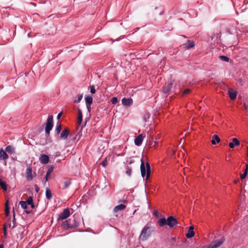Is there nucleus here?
<instances>
[{"label":"nucleus","mask_w":248,"mask_h":248,"mask_svg":"<svg viewBox=\"0 0 248 248\" xmlns=\"http://www.w3.org/2000/svg\"><path fill=\"white\" fill-rule=\"evenodd\" d=\"M157 223L161 227L168 225L170 228H173L178 224V222L176 218L171 216L169 217L167 219L165 217L161 218Z\"/></svg>","instance_id":"nucleus-1"},{"label":"nucleus","mask_w":248,"mask_h":248,"mask_svg":"<svg viewBox=\"0 0 248 248\" xmlns=\"http://www.w3.org/2000/svg\"><path fill=\"white\" fill-rule=\"evenodd\" d=\"M140 172L141 176L143 178L146 176V180L149 179L151 172L150 164L149 162H147L145 165L142 158L141 159Z\"/></svg>","instance_id":"nucleus-2"},{"label":"nucleus","mask_w":248,"mask_h":248,"mask_svg":"<svg viewBox=\"0 0 248 248\" xmlns=\"http://www.w3.org/2000/svg\"><path fill=\"white\" fill-rule=\"evenodd\" d=\"M152 229L151 226H145L144 227L141 232L140 239L142 241L146 240L151 235Z\"/></svg>","instance_id":"nucleus-3"},{"label":"nucleus","mask_w":248,"mask_h":248,"mask_svg":"<svg viewBox=\"0 0 248 248\" xmlns=\"http://www.w3.org/2000/svg\"><path fill=\"white\" fill-rule=\"evenodd\" d=\"M53 126V116L49 115L47 119L46 127H45V136L48 138L49 136L50 131L51 130Z\"/></svg>","instance_id":"nucleus-4"},{"label":"nucleus","mask_w":248,"mask_h":248,"mask_svg":"<svg viewBox=\"0 0 248 248\" xmlns=\"http://www.w3.org/2000/svg\"><path fill=\"white\" fill-rule=\"evenodd\" d=\"M172 83L171 82H168L165 83V84L162 87V92L167 94V95L169 94L171 89L172 87Z\"/></svg>","instance_id":"nucleus-5"},{"label":"nucleus","mask_w":248,"mask_h":248,"mask_svg":"<svg viewBox=\"0 0 248 248\" xmlns=\"http://www.w3.org/2000/svg\"><path fill=\"white\" fill-rule=\"evenodd\" d=\"M70 210L68 208L64 209L62 213L59 215L58 220L64 219L70 216Z\"/></svg>","instance_id":"nucleus-6"},{"label":"nucleus","mask_w":248,"mask_h":248,"mask_svg":"<svg viewBox=\"0 0 248 248\" xmlns=\"http://www.w3.org/2000/svg\"><path fill=\"white\" fill-rule=\"evenodd\" d=\"M225 240V238L222 237L219 240L212 241L211 244L213 246V248H217L223 244Z\"/></svg>","instance_id":"nucleus-7"},{"label":"nucleus","mask_w":248,"mask_h":248,"mask_svg":"<svg viewBox=\"0 0 248 248\" xmlns=\"http://www.w3.org/2000/svg\"><path fill=\"white\" fill-rule=\"evenodd\" d=\"M145 137V134H141L139 135L135 139L134 142L135 145L138 146H140L142 144L143 140Z\"/></svg>","instance_id":"nucleus-8"},{"label":"nucleus","mask_w":248,"mask_h":248,"mask_svg":"<svg viewBox=\"0 0 248 248\" xmlns=\"http://www.w3.org/2000/svg\"><path fill=\"white\" fill-rule=\"evenodd\" d=\"M69 222H70L71 229L76 228L79 226V221H78L74 216L72 217L69 218Z\"/></svg>","instance_id":"nucleus-9"},{"label":"nucleus","mask_w":248,"mask_h":248,"mask_svg":"<svg viewBox=\"0 0 248 248\" xmlns=\"http://www.w3.org/2000/svg\"><path fill=\"white\" fill-rule=\"evenodd\" d=\"M122 104L126 107H130L133 104V100L132 98H123L122 100Z\"/></svg>","instance_id":"nucleus-10"},{"label":"nucleus","mask_w":248,"mask_h":248,"mask_svg":"<svg viewBox=\"0 0 248 248\" xmlns=\"http://www.w3.org/2000/svg\"><path fill=\"white\" fill-rule=\"evenodd\" d=\"M195 46V43L193 41L187 40L186 43L183 45V47L185 49H189Z\"/></svg>","instance_id":"nucleus-11"},{"label":"nucleus","mask_w":248,"mask_h":248,"mask_svg":"<svg viewBox=\"0 0 248 248\" xmlns=\"http://www.w3.org/2000/svg\"><path fill=\"white\" fill-rule=\"evenodd\" d=\"M26 178L28 181H31L33 179L32 176V169L31 167H28L26 169Z\"/></svg>","instance_id":"nucleus-12"},{"label":"nucleus","mask_w":248,"mask_h":248,"mask_svg":"<svg viewBox=\"0 0 248 248\" xmlns=\"http://www.w3.org/2000/svg\"><path fill=\"white\" fill-rule=\"evenodd\" d=\"M194 227L193 226H190L189 228L188 232L186 234L187 238H190L194 236L195 232L194 231Z\"/></svg>","instance_id":"nucleus-13"},{"label":"nucleus","mask_w":248,"mask_h":248,"mask_svg":"<svg viewBox=\"0 0 248 248\" xmlns=\"http://www.w3.org/2000/svg\"><path fill=\"white\" fill-rule=\"evenodd\" d=\"M69 134V130L68 128H65L63 130L61 134V138L62 139H66Z\"/></svg>","instance_id":"nucleus-14"},{"label":"nucleus","mask_w":248,"mask_h":248,"mask_svg":"<svg viewBox=\"0 0 248 248\" xmlns=\"http://www.w3.org/2000/svg\"><path fill=\"white\" fill-rule=\"evenodd\" d=\"M228 94L231 100H234L237 96V93L236 91H233L232 89H229L228 91Z\"/></svg>","instance_id":"nucleus-15"},{"label":"nucleus","mask_w":248,"mask_h":248,"mask_svg":"<svg viewBox=\"0 0 248 248\" xmlns=\"http://www.w3.org/2000/svg\"><path fill=\"white\" fill-rule=\"evenodd\" d=\"M40 162L44 164H47L49 161V157L46 155H42L40 158Z\"/></svg>","instance_id":"nucleus-16"},{"label":"nucleus","mask_w":248,"mask_h":248,"mask_svg":"<svg viewBox=\"0 0 248 248\" xmlns=\"http://www.w3.org/2000/svg\"><path fill=\"white\" fill-rule=\"evenodd\" d=\"M19 204H20L21 207L24 209V212L27 214H29L31 213L30 211H29L27 209V203L26 202V201H20L19 202Z\"/></svg>","instance_id":"nucleus-17"},{"label":"nucleus","mask_w":248,"mask_h":248,"mask_svg":"<svg viewBox=\"0 0 248 248\" xmlns=\"http://www.w3.org/2000/svg\"><path fill=\"white\" fill-rule=\"evenodd\" d=\"M220 139L218 135L215 134L213 136L211 140V143L213 145H215L217 143L220 142Z\"/></svg>","instance_id":"nucleus-18"},{"label":"nucleus","mask_w":248,"mask_h":248,"mask_svg":"<svg viewBox=\"0 0 248 248\" xmlns=\"http://www.w3.org/2000/svg\"><path fill=\"white\" fill-rule=\"evenodd\" d=\"M62 228L65 230H68L70 229H71V227H70V222H69V219L68 220L64 221L62 223Z\"/></svg>","instance_id":"nucleus-19"},{"label":"nucleus","mask_w":248,"mask_h":248,"mask_svg":"<svg viewBox=\"0 0 248 248\" xmlns=\"http://www.w3.org/2000/svg\"><path fill=\"white\" fill-rule=\"evenodd\" d=\"M125 207L126 206L124 204H119L114 207V208L113 209V212L116 213L118 211L123 210L125 208Z\"/></svg>","instance_id":"nucleus-20"},{"label":"nucleus","mask_w":248,"mask_h":248,"mask_svg":"<svg viewBox=\"0 0 248 248\" xmlns=\"http://www.w3.org/2000/svg\"><path fill=\"white\" fill-rule=\"evenodd\" d=\"M9 156L5 151L2 149L0 150V159H6Z\"/></svg>","instance_id":"nucleus-21"},{"label":"nucleus","mask_w":248,"mask_h":248,"mask_svg":"<svg viewBox=\"0 0 248 248\" xmlns=\"http://www.w3.org/2000/svg\"><path fill=\"white\" fill-rule=\"evenodd\" d=\"M82 121V113L81 109H78V123L80 125Z\"/></svg>","instance_id":"nucleus-22"},{"label":"nucleus","mask_w":248,"mask_h":248,"mask_svg":"<svg viewBox=\"0 0 248 248\" xmlns=\"http://www.w3.org/2000/svg\"><path fill=\"white\" fill-rule=\"evenodd\" d=\"M26 202L27 204L30 205L31 206V208L33 209L35 208V205L33 202V199L31 196H30L27 200L26 201Z\"/></svg>","instance_id":"nucleus-23"},{"label":"nucleus","mask_w":248,"mask_h":248,"mask_svg":"<svg viewBox=\"0 0 248 248\" xmlns=\"http://www.w3.org/2000/svg\"><path fill=\"white\" fill-rule=\"evenodd\" d=\"M85 101L87 106H90L93 103V97L90 95L85 97Z\"/></svg>","instance_id":"nucleus-24"},{"label":"nucleus","mask_w":248,"mask_h":248,"mask_svg":"<svg viewBox=\"0 0 248 248\" xmlns=\"http://www.w3.org/2000/svg\"><path fill=\"white\" fill-rule=\"evenodd\" d=\"M0 186L4 191L7 190V184L5 182L0 179Z\"/></svg>","instance_id":"nucleus-25"},{"label":"nucleus","mask_w":248,"mask_h":248,"mask_svg":"<svg viewBox=\"0 0 248 248\" xmlns=\"http://www.w3.org/2000/svg\"><path fill=\"white\" fill-rule=\"evenodd\" d=\"M5 151L10 154H13L15 153V148L11 145H8L6 147Z\"/></svg>","instance_id":"nucleus-26"},{"label":"nucleus","mask_w":248,"mask_h":248,"mask_svg":"<svg viewBox=\"0 0 248 248\" xmlns=\"http://www.w3.org/2000/svg\"><path fill=\"white\" fill-rule=\"evenodd\" d=\"M46 198L50 200L52 198V195L51 190L49 188H47L46 191Z\"/></svg>","instance_id":"nucleus-27"},{"label":"nucleus","mask_w":248,"mask_h":248,"mask_svg":"<svg viewBox=\"0 0 248 248\" xmlns=\"http://www.w3.org/2000/svg\"><path fill=\"white\" fill-rule=\"evenodd\" d=\"M10 214V208L8 206V200H7L5 204V214L6 217H8Z\"/></svg>","instance_id":"nucleus-28"},{"label":"nucleus","mask_w":248,"mask_h":248,"mask_svg":"<svg viewBox=\"0 0 248 248\" xmlns=\"http://www.w3.org/2000/svg\"><path fill=\"white\" fill-rule=\"evenodd\" d=\"M71 184V179H68L63 182L62 187V189H65L68 187Z\"/></svg>","instance_id":"nucleus-29"},{"label":"nucleus","mask_w":248,"mask_h":248,"mask_svg":"<svg viewBox=\"0 0 248 248\" xmlns=\"http://www.w3.org/2000/svg\"><path fill=\"white\" fill-rule=\"evenodd\" d=\"M219 59L222 61L225 62H229L230 61V58L224 55L219 56Z\"/></svg>","instance_id":"nucleus-30"},{"label":"nucleus","mask_w":248,"mask_h":248,"mask_svg":"<svg viewBox=\"0 0 248 248\" xmlns=\"http://www.w3.org/2000/svg\"><path fill=\"white\" fill-rule=\"evenodd\" d=\"M62 130V125L61 124H57L56 127V134H58L60 133Z\"/></svg>","instance_id":"nucleus-31"},{"label":"nucleus","mask_w":248,"mask_h":248,"mask_svg":"<svg viewBox=\"0 0 248 248\" xmlns=\"http://www.w3.org/2000/svg\"><path fill=\"white\" fill-rule=\"evenodd\" d=\"M132 173V169L130 167L128 166H126V174L128 176H130L131 175Z\"/></svg>","instance_id":"nucleus-32"},{"label":"nucleus","mask_w":248,"mask_h":248,"mask_svg":"<svg viewBox=\"0 0 248 248\" xmlns=\"http://www.w3.org/2000/svg\"><path fill=\"white\" fill-rule=\"evenodd\" d=\"M83 95L82 94H79L78 95L77 99H76L74 101V102L75 103H79L81 100L82 99Z\"/></svg>","instance_id":"nucleus-33"},{"label":"nucleus","mask_w":248,"mask_h":248,"mask_svg":"<svg viewBox=\"0 0 248 248\" xmlns=\"http://www.w3.org/2000/svg\"><path fill=\"white\" fill-rule=\"evenodd\" d=\"M232 142L235 145V146H238L240 144L239 140L236 138L232 139Z\"/></svg>","instance_id":"nucleus-34"},{"label":"nucleus","mask_w":248,"mask_h":248,"mask_svg":"<svg viewBox=\"0 0 248 248\" xmlns=\"http://www.w3.org/2000/svg\"><path fill=\"white\" fill-rule=\"evenodd\" d=\"M53 169H54V167L52 165H51V166H50L49 167V168L48 169L47 172H46L47 175H50L51 173L52 172V171L53 170Z\"/></svg>","instance_id":"nucleus-35"},{"label":"nucleus","mask_w":248,"mask_h":248,"mask_svg":"<svg viewBox=\"0 0 248 248\" xmlns=\"http://www.w3.org/2000/svg\"><path fill=\"white\" fill-rule=\"evenodd\" d=\"M191 90L190 89H186L182 93V96H184L185 95L189 94L191 92Z\"/></svg>","instance_id":"nucleus-36"},{"label":"nucleus","mask_w":248,"mask_h":248,"mask_svg":"<svg viewBox=\"0 0 248 248\" xmlns=\"http://www.w3.org/2000/svg\"><path fill=\"white\" fill-rule=\"evenodd\" d=\"M110 102L112 104H115L118 102V99L116 97H113L111 99Z\"/></svg>","instance_id":"nucleus-37"},{"label":"nucleus","mask_w":248,"mask_h":248,"mask_svg":"<svg viewBox=\"0 0 248 248\" xmlns=\"http://www.w3.org/2000/svg\"><path fill=\"white\" fill-rule=\"evenodd\" d=\"M101 165L104 167H106L107 165H108V161H107V158H106L101 163Z\"/></svg>","instance_id":"nucleus-38"},{"label":"nucleus","mask_w":248,"mask_h":248,"mask_svg":"<svg viewBox=\"0 0 248 248\" xmlns=\"http://www.w3.org/2000/svg\"><path fill=\"white\" fill-rule=\"evenodd\" d=\"M90 88H91L90 92H91V93H92V94L95 93V92H96V90L95 89V88H94V86H93H93H90Z\"/></svg>","instance_id":"nucleus-39"},{"label":"nucleus","mask_w":248,"mask_h":248,"mask_svg":"<svg viewBox=\"0 0 248 248\" xmlns=\"http://www.w3.org/2000/svg\"><path fill=\"white\" fill-rule=\"evenodd\" d=\"M13 224H14V225H13V227L14 228V227H15V223H16L15 214L14 209H13Z\"/></svg>","instance_id":"nucleus-40"},{"label":"nucleus","mask_w":248,"mask_h":248,"mask_svg":"<svg viewBox=\"0 0 248 248\" xmlns=\"http://www.w3.org/2000/svg\"><path fill=\"white\" fill-rule=\"evenodd\" d=\"M247 175V174H246V172H244L243 174H241L240 177L241 180L244 179Z\"/></svg>","instance_id":"nucleus-41"},{"label":"nucleus","mask_w":248,"mask_h":248,"mask_svg":"<svg viewBox=\"0 0 248 248\" xmlns=\"http://www.w3.org/2000/svg\"><path fill=\"white\" fill-rule=\"evenodd\" d=\"M229 146L230 148H233L235 146V145L232 142H230L229 144Z\"/></svg>","instance_id":"nucleus-42"},{"label":"nucleus","mask_w":248,"mask_h":248,"mask_svg":"<svg viewBox=\"0 0 248 248\" xmlns=\"http://www.w3.org/2000/svg\"><path fill=\"white\" fill-rule=\"evenodd\" d=\"M35 190L36 192H38L39 191V187L36 185H34Z\"/></svg>","instance_id":"nucleus-43"},{"label":"nucleus","mask_w":248,"mask_h":248,"mask_svg":"<svg viewBox=\"0 0 248 248\" xmlns=\"http://www.w3.org/2000/svg\"><path fill=\"white\" fill-rule=\"evenodd\" d=\"M154 215L155 217H158L159 215V213L157 211H155L154 213Z\"/></svg>","instance_id":"nucleus-44"},{"label":"nucleus","mask_w":248,"mask_h":248,"mask_svg":"<svg viewBox=\"0 0 248 248\" xmlns=\"http://www.w3.org/2000/svg\"><path fill=\"white\" fill-rule=\"evenodd\" d=\"M62 112H60V113L58 114V115H57V119L58 120H59V119L60 118V117L62 116Z\"/></svg>","instance_id":"nucleus-45"},{"label":"nucleus","mask_w":248,"mask_h":248,"mask_svg":"<svg viewBox=\"0 0 248 248\" xmlns=\"http://www.w3.org/2000/svg\"><path fill=\"white\" fill-rule=\"evenodd\" d=\"M149 118V115L148 114H147L144 116V119L145 122L146 121V119H148Z\"/></svg>","instance_id":"nucleus-46"},{"label":"nucleus","mask_w":248,"mask_h":248,"mask_svg":"<svg viewBox=\"0 0 248 248\" xmlns=\"http://www.w3.org/2000/svg\"><path fill=\"white\" fill-rule=\"evenodd\" d=\"M49 176V175H47V173L46 174V176H45V183H44V185H45V184H46V181H48V176Z\"/></svg>","instance_id":"nucleus-47"},{"label":"nucleus","mask_w":248,"mask_h":248,"mask_svg":"<svg viewBox=\"0 0 248 248\" xmlns=\"http://www.w3.org/2000/svg\"><path fill=\"white\" fill-rule=\"evenodd\" d=\"M248 165L247 164L246 166V169L244 170V172H246V174H248Z\"/></svg>","instance_id":"nucleus-48"},{"label":"nucleus","mask_w":248,"mask_h":248,"mask_svg":"<svg viewBox=\"0 0 248 248\" xmlns=\"http://www.w3.org/2000/svg\"><path fill=\"white\" fill-rule=\"evenodd\" d=\"M10 218L9 219V220L7 221V222L6 223V226L8 225L9 227H11V222H10Z\"/></svg>","instance_id":"nucleus-49"},{"label":"nucleus","mask_w":248,"mask_h":248,"mask_svg":"<svg viewBox=\"0 0 248 248\" xmlns=\"http://www.w3.org/2000/svg\"><path fill=\"white\" fill-rule=\"evenodd\" d=\"M87 108L88 111L90 112L91 111V107H90V106H87Z\"/></svg>","instance_id":"nucleus-50"},{"label":"nucleus","mask_w":248,"mask_h":248,"mask_svg":"<svg viewBox=\"0 0 248 248\" xmlns=\"http://www.w3.org/2000/svg\"><path fill=\"white\" fill-rule=\"evenodd\" d=\"M86 123H87V122H85V123H84V124H82L81 125V129H82V128H83V127H85V126L86 124Z\"/></svg>","instance_id":"nucleus-51"},{"label":"nucleus","mask_w":248,"mask_h":248,"mask_svg":"<svg viewBox=\"0 0 248 248\" xmlns=\"http://www.w3.org/2000/svg\"><path fill=\"white\" fill-rule=\"evenodd\" d=\"M4 230L6 231V224H4L3 226V232H4Z\"/></svg>","instance_id":"nucleus-52"},{"label":"nucleus","mask_w":248,"mask_h":248,"mask_svg":"<svg viewBox=\"0 0 248 248\" xmlns=\"http://www.w3.org/2000/svg\"><path fill=\"white\" fill-rule=\"evenodd\" d=\"M3 234H4V236L6 237L7 235V232H6V230H4V232H3Z\"/></svg>","instance_id":"nucleus-53"},{"label":"nucleus","mask_w":248,"mask_h":248,"mask_svg":"<svg viewBox=\"0 0 248 248\" xmlns=\"http://www.w3.org/2000/svg\"><path fill=\"white\" fill-rule=\"evenodd\" d=\"M23 232H24V231H22V232H21V236L20 237V239H22L23 238V236H22V234L23 233Z\"/></svg>","instance_id":"nucleus-54"},{"label":"nucleus","mask_w":248,"mask_h":248,"mask_svg":"<svg viewBox=\"0 0 248 248\" xmlns=\"http://www.w3.org/2000/svg\"><path fill=\"white\" fill-rule=\"evenodd\" d=\"M4 248V246L3 244H0V248Z\"/></svg>","instance_id":"nucleus-55"},{"label":"nucleus","mask_w":248,"mask_h":248,"mask_svg":"<svg viewBox=\"0 0 248 248\" xmlns=\"http://www.w3.org/2000/svg\"><path fill=\"white\" fill-rule=\"evenodd\" d=\"M238 181H239V180H238V179H237V180H235V181H234V183L236 184V183H237V182H238Z\"/></svg>","instance_id":"nucleus-56"},{"label":"nucleus","mask_w":248,"mask_h":248,"mask_svg":"<svg viewBox=\"0 0 248 248\" xmlns=\"http://www.w3.org/2000/svg\"><path fill=\"white\" fill-rule=\"evenodd\" d=\"M172 240H173V241H175L176 240V238L175 237H173V238H172Z\"/></svg>","instance_id":"nucleus-57"},{"label":"nucleus","mask_w":248,"mask_h":248,"mask_svg":"<svg viewBox=\"0 0 248 248\" xmlns=\"http://www.w3.org/2000/svg\"><path fill=\"white\" fill-rule=\"evenodd\" d=\"M244 107H245V109H247V106L245 104H244Z\"/></svg>","instance_id":"nucleus-58"},{"label":"nucleus","mask_w":248,"mask_h":248,"mask_svg":"<svg viewBox=\"0 0 248 248\" xmlns=\"http://www.w3.org/2000/svg\"><path fill=\"white\" fill-rule=\"evenodd\" d=\"M247 156L248 157V152H247Z\"/></svg>","instance_id":"nucleus-59"}]
</instances>
